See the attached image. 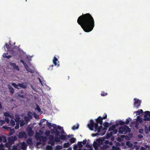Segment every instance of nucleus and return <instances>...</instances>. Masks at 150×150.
<instances>
[{
  "label": "nucleus",
  "instance_id": "11",
  "mask_svg": "<svg viewBox=\"0 0 150 150\" xmlns=\"http://www.w3.org/2000/svg\"><path fill=\"white\" fill-rule=\"evenodd\" d=\"M54 136L53 135H50L49 136V141L48 143L52 146H54Z\"/></svg>",
  "mask_w": 150,
  "mask_h": 150
},
{
  "label": "nucleus",
  "instance_id": "12",
  "mask_svg": "<svg viewBox=\"0 0 150 150\" xmlns=\"http://www.w3.org/2000/svg\"><path fill=\"white\" fill-rule=\"evenodd\" d=\"M53 62L55 66H57L58 67L59 66V62L58 61L56 57H54L53 60Z\"/></svg>",
  "mask_w": 150,
  "mask_h": 150
},
{
  "label": "nucleus",
  "instance_id": "10",
  "mask_svg": "<svg viewBox=\"0 0 150 150\" xmlns=\"http://www.w3.org/2000/svg\"><path fill=\"white\" fill-rule=\"evenodd\" d=\"M26 131L29 136H33L34 134L33 131V130L32 128L30 127H28L27 128Z\"/></svg>",
  "mask_w": 150,
  "mask_h": 150
},
{
  "label": "nucleus",
  "instance_id": "42",
  "mask_svg": "<svg viewBox=\"0 0 150 150\" xmlns=\"http://www.w3.org/2000/svg\"><path fill=\"white\" fill-rule=\"evenodd\" d=\"M14 130L13 129H11L10 131L9 132L8 135L11 136L12 135L14 132Z\"/></svg>",
  "mask_w": 150,
  "mask_h": 150
},
{
  "label": "nucleus",
  "instance_id": "31",
  "mask_svg": "<svg viewBox=\"0 0 150 150\" xmlns=\"http://www.w3.org/2000/svg\"><path fill=\"white\" fill-rule=\"evenodd\" d=\"M76 139L74 137H72L70 139L69 141L72 144L74 143L76 141Z\"/></svg>",
  "mask_w": 150,
  "mask_h": 150
},
{
  "label": "nucleus",
  "instance_id": "13",
  "mask_svg": "<svg viewBox=\"0 0 150 150\" xmlns=\"http://www.w3.org/2000/svg\"><path fill=\"white\" fill-rule=\"evenodd\" d=\"M46 125L49 129L51 128L52 127H53L54 128L55 127V129H57L56 127V125L55 124H53L52 125L51 123L50 122L48 121H47L46 122Z\"/></svg>",
  "mask_w": 150,
  "mask_h": 150
},
{
  "label": "nucleus",
  "instance_id": "43",
  "mask_svg": "<svg viewBox=\"0 0 150 150\" xmlns=\"http://www.w3.org/2000/svg\"><path fill=\"white\" fill-rule=\"evenodd\" d=\"M78 147L80 148H81L83 146V145L82 144V142H78Z\"/></svg>",
  "mask_w": 150,
  "mask_h": 150
},
{
  "label": "nucleus",
  "instance_id": "64",
  "mask_svg": "<svg viewBox=\"0 0 150 150\" xmlns=\"http://www.w3.org/2000/svg\"><path fill=\"white\" fill-rule=\"evenodd\" d=\"M57 128L60 130H62V127L59 126H58L57 127Z\"/></svg>",
  "mask_w": 150,
  "mask_h": 150
},
{
  "label": "nucleus",
  "instance_id": "8",
  "mask_svg": "<svg viewBox=\"0 0 150 150\" xmlns=\"http://www.w3.org/2000/svg\"><path fill=\"white\" fill-rule=\"evenodd\" d=\"M17 139V138L16 136L10 137L8 138V142L12 144L14 143V141L16 140Z\"/></svg>",
  "mask_w": 150,
  "mask_h": 150
},
{
  "label": "nucleus",
  "instance_id": "51",
  "mask_svg": "<svg viewBox=\"0 0 150 150\" xmlns=\"http://www.w3.org/2000/svg\"><path fill=\"white\" fill-rule=\"evenodd\" d=\"M5 46L7 48L8 50L10 49V47L7 43H5Z\"/></svg>",
  "mask_w": 150,
  "mask_h": 150
},
{
  "label": "nucleus",
  "instance_id": "21",
  "mask_svg": "<svg viewBox=\"0 0 150 150\" xmlns=\"http://www.w3.org/2000/svg\"><path fill=\"white\" fill-rule=\"evenodd\" d=\"M27 143L29 145L33 144V140L31 138H28L26 141Z\"/></svg>",
  "mask_w": 150,
  "mask_h": 150
},
{
  "label": "nucleus",
  "instance_id": "38",
  "mask_svg": "<svg viewBox=\"0 0 150 150\" xmlns=\"http://www.w3.org/2000/svg\"><path fill=\"white\" fill-rule=\"evenodd\" d=\"M103 125L106 128H107L109 127L110 124L107 122H105L104 123Z\"/></svg>",
  "mask_w": 150,
  "mask_h": 150
},
{
  "label": "nucleus",
  "instance_id": "23",
  "mask_svg": "<svg viewBox=\"0 0 150 150\" xmlns=\"http://www.w3.org/2000/svg\"><path fill=\"white\" fill-rule=\"evenodd\" d=\"M28 72H30V73L32 74H33L34 73V71L33 70L30 69L28 67L27 68H26L25 69Z\"/></svg>",
  "mask_w": 150,
  "mask_h": 150
},
{
  "label": "nucleus",
  "instance_id": "25",
  "mask_svg": "<svg viewBox=\"0 0 150 150\" xmlns=\"http://www.w3.org/2000/svg\"><path fill=\"white\" fill-rule=\"evenodd\" d=\"M8 89L9 90L10 93L13 94L14 93V88L11 86H9L8 87Z\"/></svg>",
  "mask_w": 150,
  "mask_h": 150
},
{
  "label": "nucleus",
  "instance_id": "6",
  "mask_svg": "<svg viewBox=\"0 0 150 150\" xmlns=\"http://www.w3.org/2000/svg\"><path fill=\"white\" fill-rule=\"evenodd\" d=\"M134 108H138L140 105L141 101L136 98H134Z\"/></svg>",
  "mask_w": 150,
  "mask_h": 150
},
{
  "label": "nucleus",
  "instance_id": "16",
  "mask_svg": "<svg viewBox=\"0 0 150 150\" xmlns=\"http://www.w3.org/2000/svg\"><path fill=\"white\" fill-rule=\"evenodd\" d=\"M125 124V122L121 120H120L117 122L115 124V126H117L118 125H124Z\"/></svg>",
  "mask_w": 150,
  "mask_h": 150
},
{
  "label": "nucleus",
  "instance_id": "22",
  "mask_svg": "<svg viewBox=\"0 0 150 150\" xmlns=\"http://www.w3.org/2000/svg\"><path fill=\"white\" fill-rule=\"evenodd\" d=\"M12 145L11 143H7L5 144V146L8 148V149L7 150H11L10 147L11 145Z\"/></svg>",
  "mask_w": 150,
  "mask_h": 150
},
{
  "label": "nucleus",
  "instance_id": "18",
  "mask_svg": "<svg viewBox=\"0 0 150 150\" xmlns=\"http://www.w3.org/2000/svg\"><path fill=\"white\" fill-rule=\"evenodd\" d=\"M19 144H17L16 145H13L11 150H19Z\"/></svg>",
  "mask_w": 150,
  "mask_h": 150
},
{
  "label": "nucleus",
  "instance_id": "37",
  "mask_svg": "<svg viewBox=\"0 0 150 150\" xmlns=\"http://www.w3.org/2000/svg\"><path fill=\"white\" fill-rule=\"evenodd\" d=\"M144 130L146 134H147L149 133V130L147 126H145L144 127Z\"/></svg>",
  "mask_w": 150,
  "mask_h": 150
},
{
  "label": "nucleus",
  "instance_id": "45",
  "mask_svg": "<svg viewBox=\"0 0 150 150\" xmlns=\"http://www.w3.org/2000/svg\"><path fill=\"white\" fill-rule=\"evenodd\" d=\"M41 136H35V138L37 140H40V141H41Z\"/></svg>",
  "mask_w": 150,
  "mask_h": 150
},
{
  "label": "nucleus",
  "instance_id": "49",
  "mask_svg": "<svg viewBox=\"0 0 150 150\" xmlns=\"http://www.w3.org/2000/svg\"><path fill=\"white\" fill-rule=\"evenodd\" d=\"M0 125H4L5 123V121L4 120H0Z\"/></svg>",
  "mask_w": 150,
  "mask_h": 150
},
{
  "label": "nucleus",
  "instance_id": "20",
  "mask_svg": "<svg viewBox=\"0 0 150 150\" xmlns=\"http://www.w3.org/2000/svg\"><path fill=\"white\" fill-rule=\"evenodd\" d=\"M26 124V122H25V121L23 119L20 120L19 124L21 127H22L25 124Z\"/></svg>",
  "mask_w": 150,
  "mask_h": 150
},
{
  "label": "nucleus",
  "instance_id": "39",
  "mask_svg": "<svg viewBox=\"0 0 150 150\" xmlns=\"http://www.w3.org/2000/svg\"><path fill=\"white\" fill-rule=\"evenodd\" d=\"M62 148L61 146L57 145L56 147V149L54 150H60Z\"/></svg>",
  "mask_w": 150,
  "mask_h": 150
},
{
  "label": "nucleus",
  "instance_id": "58",
  "mask_svg": "<svg viewBox=\"0 0 150 150\" xmlns=\"http://www.w3.org/2000/svg\"><path fill=\"white\" fill-rule=\"evenodd\" d=\"M78 146L77 145H75L73 147L74 150H77Z\"/></svg>",
  "mask_w": 150,
  "mask_h": 150
},
{
  "label": "nucleus",
  "instance_id": "41",
  "mask_svg": "<svg viewBox=\"0 0 150 150\" xmlns=\"http://www.w3.org/2000/svg\"><path fill=\"white\" fill-rule=\"evenodd\" d=\"M79 125L78 124H77V125H74L73 126L72 128V129L73 130H74L75 129H77L79 128Z\"/></svg>",
  "mask_w": 150,
  "mask_h": 150
},
{
  "label": "nucleus",
  "instance_id": "17",
  "mask_svg": "<svg viewBox=\"0 0 150 150\" xmlns=\"http://www.w3.org/2000/svg\"><path fill=\"white\" fill-rule=\"evenodd\" d=\"M18 85L19 86L24 89L26 88L27 87V86L25 85L24 83H19L18 84Z\"/></svg>",
  "mask_w": 150,
  "mask_h": 150
},
{
  "label": "nucleus",
  "instance_id": "14",
  "mask_svg": "<svg viewBox=\"0 0 150 150\" xmlns=\"http://www.w3.org/2000/svg\"><path fill=\"white\" fill-rule=\"evenodd\" d=\"M11 66L13 67V69L14 70H16L17 71H19V69L18 67L16 65L15 63H12L11 64Z\"/></svg>",
  "mask_w": 150,
  "mask_h": 150
},
{
  "label": "nucleus",
  "instance_id": "61",
  "mask_svg": "<svg viewBox=\"0 0 150 150\" xmlns=\"http://www.w3.org/2000/svg\"><path fill=\"white\" fill-rule=\"evenodd\" d=\"M46 120L45 119H42L41 120H40V123H43L44 122H45Z\"/></svg>",
  "mask_w": 150,
  "mask_h": 150
},
{
  "label": "nucleus",
  "instance_id": "40",
  "mask_svg": "<svg viewBox=\"0 0 150 150\" xmlns=\"http://www.w3.org/2000/svg\"><path fill=\"white\" fill-rule=\"evenodd\" d=\"M4 115L5 117H11V116L10 114L8 112H5L4 114Z\"/></svg>",
  "mask_w": 150,
  "mask_h": 150
},
{
  "label": "nucleus",
  "instance_id": "33",
  "mask_svg": "<svg viewBox=\"0 0 150 150\" xmlns=\"http://www.w3.org/2000/svg\"><path fill=\"white\" fill-rule=\"evenodd\" d=\"M70 144L69 142H67V143H65L64 144V147L65 148H67L69 147Z\"/></svg>",
  "mask_w": 150,
  "mask_h": 150
},
{
  "label": "nucleus",
  "instance_id": "35",
  "mask_svg": "<svg viewBox=\"0 0 150 150\" xmlns=\"http://www.w3.org/2000/svg\"><path fill=\"white\" fill-rule=\"evenodd\" d=\"M41 141L42 140L44 142H46L47 140V138L46 136H41Z\"/></svg>",
  "mask_w": 150,
  "mask_h": 150
},
{
  "label": "nucleus",
  "instance_id": "19",
  "mask_svg": "<svg viewBox=\"0 0 150 150\" xmlns=\"http://www.w3.org/2000/svg\"><path fill=\"white\" fill-rule=\"evenodd\" d=\"M144 120L142 118L140 117L139 116H138L137 117V122H139L140 123H142L143 121Z\"/></svg>",
  "mask_w": 150,
  "mask_h": 150
},
{
  "label": "nucleus",
  "instance_id": "59",
  "mask_svg": "<svg viewBox=\"0 0 150 150\" xmlns=\"http://www.w3.org/2000/svg\"><path fill=\"white\" fill-rule=\"evenodd\" d=\"M5 146V145H4L2 143H1L0 145V148L4 149V147Z\"/></svg>",
  "mask_w": 150,
  "mask_h": 150
},
{
  "label": "nucleus",
  "instance_id": "27",
  "mask_svg": "<svg viewBox=\"0 0 150 150\" xmlns=\"http://www.w3.org/2000/svg\"><path fill=\"white\" fill-rule=\"evenodd\" d=\"M116 126H115V125H113L111 127L109 128L108 130L109 131H113V130L115 128Z\"/></svg>",
  "mask_w": 150,
  "mask_h": 150
},
{
  "label": "nucleus",
  "instance_id": "48",
  "mask_svg": "<svg viewBox=\"0 0 150 150\" xmlns=\"http://www.w3.org/2000/svg\"><path fill=\"white\" fill-rule=\"evenodd\" d=\"M113 133V134H116L117 132V129H116L115 128L112 131V132Z\"/></svg>",
  "mask_w": 150,
  "mask_h": 150
},
{
  "label": "nucleus",
  "instance_id": "50",
  "mask_svg": "<svg viewBox=\"0 0 150 150\" xmlns=\"http://www.w3.org/2000/svg\"><path fill=\"white\" fill-rule=\"evenodd\" d=\"M19 123H16V125L15 127V129H17L19 128Z\"/></svg>",
  "mask_w": 150,
  "mask_h": 150
},
{
  "label": "nucleus",
  "instance_id": "34",
  "mask_svg": "<svg viewBox=\"0 0 150 150\" xmlns=\"http://www.w3.org/2000/svg\"><path fill=\"white\" fill-rule=\"evenodd\" d=\"M46 149L47 150H52L53 147L52 146L48 145L46 146Z\"/></svg>",
  "mask_w": 150,
  "mask_h": 150
},
{
  "label": "nucleus",
  "instance_id": "54",
  "mask_svg": "<svg viewBox=\"0 0 150 150\" xmlns=\"http://www.w3.org/2000/svg\"><path fill=\"white\" fill-rule=\"evenodd\" d=\"M5 122L6 121V123L8 124L9 123V120L8 118L6 117L5 118Z\"/></svg>",
  "mask_w": 150,
  "mask_h": 150
},
{
  "label": "nucleus",
  "instance_id": "46",
  "mask_svg": "<svg viewBox=\"0 0 150 150\" xmlns=\"http://www.w3.org/2000/svg\"><path fill=\"white\" fill-rule=\"evenodd\" d=\"M12 85L15 88H18V89H19V88H18V85L16 84L15 83H12Z\"/></svg>",
  "mask_w": 150,
  "mask_h": 150
},
{
  "label": "nucleus",
  "instance_id": "44",
  "mask_svg": "<svg viewBox=\"0 0 150 150\" xmlns=\"http://www.w3.org/2000/svg\"><path fill=\"white\" fill-rule=\"evenodd\" d=\"M10 124L12 126H14L15 125V121L13 120H11Z\"/></svg>",
  "mask_w": 150,
  "mask_h": 150
},
{
  "label": "nucleus",
  "instance_id": "32",
  "mask_svg": "<svg viewBox=\"0 0 150 150\" xmlns=\"http://www.w3.org/2000/svg\"><path fill=\"white\" fill-rule=\"evenodd\" d=\"M134 112L136 113L137 115H139L141 113H143V111L142 109H140L139 110L135 111Z\"/></svg>",
  "mask_w": 150,
  "mask_h": 150
},
{
  "label": "nucleus",
  "instance_id": "3",
  "mask_svg": "<svg viewBox=\"0 0 150 150\" xmlns=\"http://www.w3.org/2000/svg\"><path fill=\"white\" fill-rule=\"evenodd\" d=\"M52 134L54 133L55 134V137L54 139V142L55 141L57 142H59L60 139L59 138V137H58V136L59 135L60 132L57 129H55V127H54V129L52 131Z\"/></svg>",
  "mask_w": 150,
  "mask_h": 150
},
{
  "label": "nucleus",
  "instance_id": "36",
  "mask_svg": "<svg viewBox=\"0 0 150 150\" xmlns=\"http://www.w3.org/2000/svg\"><path fill=\"white\" fill-rule=\"evenodd\" d=\"M131 120V119L130 118H129L126 119V121L125 122V124L128 125L129 124L130 121Z\"/></svg>",
  "mask_w": 150,
  "mask_h": 150
},
{
  "label": "nucleus",
  "instance_id": "47",
  "mask_svg": "<svg viewBox=\"0 0 150 150\" xmlns=\"http://www.w3.org/2000/svg\"><path fill=\"white\" fill-rule=\"evenodd\" d=\"M107 95V93L106 92H105L104 91H103L102 92L101 95L102 96H105Z\"/></svg>",
  "mask_w": 150,
  "mask_h": 150
},
{
  "label": "nucleus",
  "instance_id": "28",
  "mask_svg": "<svg viewBox=\"0 0 150 150\" xmlns=\"http://www.w3.org/2000/svg\"><path fill=\"white\" fill-rule=\"evenodd\" d=\"M113 135V133L112 132H110V133H108L106 135V138L108 139L110 137Z\"/></svg>",
  "mask_w": 150,
  "mask_h": 150
},
{
  "label": "nucleus",
  "instance_id": "26",
  "mask_svg": "<svg viewBox=\"0 0 150 150\" xmlns=\"http://www.w3.org/2000/svg\"><path fill=\"white\" fill-rule=\"evenodd\" d=\"M24 119L25 121L26 124H27L28 123V122L30 120V119H31L27 116H25Z\"/></svg>",
  "mask_w": 150,
  "mask_h": 150
},
{
  "label": "nucleus",
  "instance_id": "56",
  "mask_svg": "<svg viewBox=\"0 0 150 150\" xmlns=\"http://www.w3.org/2000/svg\"><path fill=\"white\" fill-rule=\"evenodd\" d=\"M144 130L142 129H140L139 130V133L140 134H142Z\"/></svg>",
  "mask_w": 150,
  "mask_h": 150
},
{
  "label": "nucleus",
  "instance_id": "62",
  "mask_svg": "<svg viewBox=\"0 0 150 150\" xmlns=\"http://www.w3.org/2000/svg\"><path fill=\"white\" fill-rule=\"evenodd\" d=\"M86 139L84 140L82 142V143L83 145H85L86 144Z\"/></svg>",
  "mask_w": 150,
  "mask_h": 150
},
{
  "label": "nucleus",
  "instance_id": "1",
  "mask_svg": "<svg viewBox=\"0 0 150 150\" xmlns=\"http://www.w3.org/2000/svg\"><path fill=\"white\" fill-rule=\"evenodd\" d=\"M77 22L86 32L91 31L95 26L94 19L89 13L83 14L80 16L77 19Z\"/></svg>",
  "mask_w": 150,
  "mask_h": 150
},
{
  "label": "nucleus",
  "instance_id": "52",
  "mask_svg": "<svg viewBox=\"0 0 150 150\" xmlns=\"http://www.w3.org/2000/svg\"><path fill=\"white\" fill-rule=\"evenodd\" d=\"M99 135V134L98 133H93L91 134V136L93 137H95Z\"/></svg>",
  "mask_w": 150,
  "mask_h": 150
},
{
  "label": "nucleus",
  "instance_id": "63",
  "mask_svg": "<svg viewBox=\"0 0 150 150\" xmlns=\"http://www.w3.org/2000/svg\"><path fill=\"white\" fill-rule=\"evenodd\" d=\"M143 135L141 134H139L138 135V137L139 139H141L142 138H143Z\"/></svg>",
  "mask_w": 150,
  "mask_h": 150
},
{
  "label": "nucleus",
  "instance_id": "30",
  "mask_svg": "<svg viewBox=\"0 0 150 150\" xmlns=\"http://www.w3.org/2000/svg\"><path fill=\"white\" fill-rule=\"evenodd\" d=\"M27 115L28 116V117H29L30 119H31L33 117L32 114L31 112H28Z\"/></svg>",
  "mask_w": 150,
  "mask_h": 150
},
{
  "label": "nucleus",
  "instance_id": "53",
  "mask_svg": "<svg viewBox=\"0 0 150 150\" xmlns=\"http://www.w3.org/2000/svg\"><path fill=\"white\" fill-rule=\"evenodd\" d=\"M54 67L53 65H51L50 66L48 69L49 70L51 71L53 69V67Z\"/></svg>",
  "mask_w": 150,
  "mask_h": 150
},
{
  "label": "nucleus",
  "instance_id": "60",
  "mask_svg": "<svg viewBox=\"0 0 150 150\" xmlns=\"http://www.w3.org/2000/svg\"><path fill=\"white\" fill-rule=\"evenodd\" d=\"M25 68V69L26 68H27L28 66L27 64L26 63V62H24L23 64Z\"/></svg>",
  "mask_w": 150,
  "mask_h": 150
},
{
  "label": "nucleus",
  "instance_id": "24",
  "mask_svg": "<svg viewBox=\"0 0 150 150\" xmlns=\"http://www.w3.org/2000/svg\"><path fill=\"white\" fill-rule=\"evenodd\" d=\"M8 54V53H4L3 55V57L4 58H6L7 59H9L11 57V55H6V54Z\"/></svg>",
  "mask_w": 150,
  "mask_h": 150
},
{
  "label": "nucleus",
  "instance_id": "29",
  "mask_svg": "<svg viewBox=\"0 0 150 150\" xmlns=\"http://www.w3.org/2000/svg\"><path fill=\"white\" fill-rule=\"evenodd\" d=\"M20 117H16L14 118V120L16 123H19L20 121Z\"/></svg>",
  "mask_w": 150,
  "mask_h": 150
},
{
  "label": "nucleus",
  "instance_id": "7",
  "mask_svg": "<svg viewBox=\"0 0 150 150\" xmlns=\"http://www.w3.org/2000/svg\"><path fill=\"white\" fill-rule=\"evenodd\" d=\"M28 137L27 134L25 132H21L18 133V137L20 139L23 138L26 139Z\"/></svg>",
  "mask_w": 150,
  "mask_h": 150
},
{
  "label": "nucleus",
  "instance_id": "55",
  "mask_svg": "<svg viewBox=\"0 0 150 150\" xmlns=\"http://www.w3.org/2000/svg\"><path fill=\"white\" fill-rule=\"evenodd\" d=\"M104 116H103V117H102V118L103 119H105L107 118V114L106 113H104Z\"/></svg>",
  "mask_w": 150,
  "mask_h": 150
},
{
  "label": "nucleus",
  "instance_id": "5",
  "mask_svg": "<svg viewBox=\"0 0 150 150\" xmlns=\"http://www.w3.org/2000/svg\"><path fill=\"white\" fill-rule=\"evenodd\" d=\"M145 115L144 116V120L145 121H150V111H146L145 112Z\"/></svg>",
  "mask_w": 150,
  "mask_h": 150
},
{
  "label": "nucleus",
  "instance_id": "2",
  "mask_svg": "<svg viewBox=\"0 0 150 150\" xmlns=\"http://www.w3.org/2000/svg\"><path fill=\"white\" fill-rule=\"evenodd\" d=\"M103 120L102 117L99 116L96 119V122L95 123H94L93 120H90V124H88V127L90 130L93 131L95 126V132L97 131L98 132H100L103 128L102 125L103 123Z\"/></svg>",
  "mask_w": 150,
  "mask_h": 150
},
{
  "label": "nucleus",
  "instance_id": "4",
  "mask_svg": "<svg viewBox=\"0 0 150 150\" xmlns=\"http://www.w3.org/2000/svg\"><path fill=\"white\" fill-rule=\"evenodd\" d=\"M130 131V128L127 125L124 127H121L119 128V133L120 134H123L124 132H129Z\"/></svg>",
  "mask_w": 150,
  "mask_h": 150
},
{
  "label": "nucleus",
  "instance_id": "15",
  "mask_svg": "<svg viewBox=\"0 0 150 150\" xmlns=\"http://www.w3.org/2000/svg\"><path fill=\"white\" fill-rule=\"evenodd\" d=\"M67 135H64L63 134H61L59 135V137L60 139L62 140H65L67 139Z\"/></svg>",
  "mask_w": 150,
  "mask_h": 150
},
{
  "label": "nucleus",
  "instance_id": "57",
  "mask_svg": "<svg viewBox=\"0 0 150 150\" xmlns=\"http://www.w3.org/2000/svg\"><path fill=\"white\" fill-rule=\"evenodd\" d=\"M18 96L19 97L21 98H25V96L24 95H21L20 94H18Z\"/></svg>",
  "mask_w": 150,
  "mask_h": 150
},
{
  "label": "nucleus",
  "instance_id": "9",
  "mask_svg": "<svg viewBox=\"0 0 150 150\" xmlns=\"http://www.w3.org/2000/svg\"><path fill=\"white\" fill-rule=\"evenodd\" d=\"M19 150H26L27 147V145L24 142H23L21 144V146L19 145Z\"/></svg>",
  "mask_w": 150,
  "mask_h": 150
}]
</instances>
